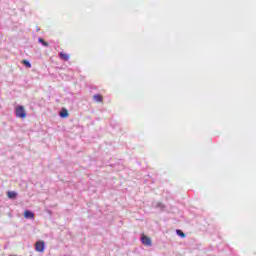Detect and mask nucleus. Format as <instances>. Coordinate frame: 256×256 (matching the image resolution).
I'll use <instances>...</instances> for the list:
<instances>
[{
    "instance_id": "nucleus-1",
    "label": "nucleus",
    "mask_w": 256,
    "mask_h": 256,
    "mask_svg": "<svg viewBox=\"0 0 256 256\" xmlns=\"http://www.w3.org/2000/svg\"><path fill=\"white\" fill-rule=\"evenodd\" d=\"M15 113L16 117H19L20 119H25L27 117V112L23 106H18L15 110Z\"/></svg>"
},
{
    "instance_id": "nucleus-2",
    "label": "nucleus",
    "mask_w": 256,
    "mask_h": 256,
    "mask_svg": "<svg viewBox=\"0 0 256 256\" xmlns=\"http://www.w3.org/2000/svg\"><path fill=\"white\" fill-rule=\"evenodd\" d=\"M36 251H38V253H43V251H45V242L43 241L36 242Z\"/></svg>"
},
{
    "instance_id": "nucleus-3",
    "label": "nucleus",
    "mask_w": 256,
    "mask_h": 256,
    "mask_svg": "<svg viewBox=\"0 0 256 256\" xmlns=\"http://www.w3.org/2000/svg\"><path fill=\"white\" fill-rule=\"evenodd\" d=\"M141 241L143 245H146V247H151L152 245L151 238L147 236H142Z\"/></svg>"
},
{
    "instance_id": "nucleus-4",
    "label": "nucleus",
    "mask_w": 256,
    "mask_h": 256,
    "mask_svg": "<svg viewBox=\"0 0 256 256\" xmlns=\"http://www.w3.org/2000/svg\"><path fill=\"white\" fill-rule=\"evenodd\" d=\"M152 207H154V209H158L159 211H165V206L161 202L152 203Z\"/></svg>"
},
{
    "instance_id": "nucleus-5",
    "label": "nucleus",
    "mask_w": 256,
    "mask_h": 256,
    "mask_svg": "<svg viewBox=\"0 0 256 256\" xmlns=\"http://www.w3.org/2000/svg\"><path fill=\"white\" fill-rule=\"evenodd\" d=\"M25 219H35V213L31 212V210H26L24 212Z\"/></svg>"
},
{
    "instance_id": "nucleus-6",
    "label": "nucleus",
    "mask_w": 256,
    "mask_h": 256,
    "mask_svg": "<svg viewBox=\"0 0 256 256\" xmlns=\"http://www.w3.org/2000/svg\"><path fill=\"white\" fill-rule=\"evenodd\" d=\"M93 99L96 101V103H103V96H101V94H95Z\"/></svg>"
},
{
    "instance_id": "nucleus-7",
    "label": "nucleus",
    "mask_w": 256,
    "mask_h": 256,
    "mask_svg": "<svg viewBox=\"0 0 256 256\" xmlns=\"http://www.w3.org/2000/svg\"><path fill=\"white\" fill-rule=\"evenodd\" d=\"M8 199H16L17 198V192L15 191H8L7 192Z\"/></svg>"
},
{
    "instance_id": "nucleus-8",
    "label": "nucleus",
    "mask_w": 256,
    "mask_h": 256,
    "mask_svg": "<svg viewBox=\"0 0 256 256\" xmlns=\"http://www.w3.org/2000/svg\"><path fill=\"white\" fill-rule=\"evenodd\" d=\"M60 117L62 119H67V117H69V112L66 110V109H63L61 112H60Z\"/></svg>"
},
{
    "instance_id": "nucleus-9",
    "label": "nucleus",
    "mask_w": 256,
    "mask_h": 256,
    "mask_svg": "<svg viewBox=\"0 0 256 256\" xmlns=\"http://www.w3.org/2000/svg\"><path fill=\"white\" fill-rule=\"evenodd\" d=\"M60 59H62L63 61H69V54H65L63 52H60L59 54Z\"/></svg>"
},
{
    "instance_id": "nucleus-10",
    "label": "nucleus",
    "mask_w": 256,
    "mask_h": 256,
    "mask_svg": "<svg viewBox=\"0 0 256 256\" xmlns=\"http://www.w3.org/2000/svg\"><path fill=\"white\" fill-rule=\"evenodd\" d=\"M38 42L43 45V47H49V43L45 42L43 38H38Z\"/></svg>"
},
{
    "instance_id": "nucleus-11",
    "label": "nucleus",
    "mask_w": 256,
    "mask_h": 256,
    "mask_svg": "<svg viewBox=\"0 0 256 256\" xmlns=\"http://www.w3.org/2000/svg\"><path fill=\"white\" fill-rule=\"evenodd\" d=\"M23 65H25V67H27L28 69H31V62H29V60H23Z\"/></svg>"
},
{
    "instance_id": "nucleus-12",
    "label": "nucleus",
    "mask_w": 256,
    "mask_h": 256,
    "mask_svg": "<svg viewBox=\"0 0 256 256\" xmlns=\"http://www.w3.org/2000/svg\"><path fill=\"white\" fill-rule=\"evenodd\" d=\"M176 233H177V235H179V237H182V239L185 238V233L183 231L176 230Z\"/></svg>"
}]
</instances>
